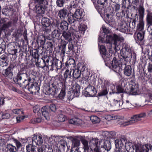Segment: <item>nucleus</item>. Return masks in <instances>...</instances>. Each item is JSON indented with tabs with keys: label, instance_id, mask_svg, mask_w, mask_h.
<instances>
[{
	"label": "nucleus",
	"instance_id": "1",
	"mask_svg": "<svg viewBox=\"0 0 152 152\" xmlns=\"http://www.w3.org/2000/svg\"><path fill=\"white\" fill-rule=\"evenodd\" d=\"M102 35H99L98 38L99 42H103L105 41L107 43H113L116 50H119L122 48L121 50L123 51L124 49L126 50L125 52H128L129 49V50L131 52L132 50L129 46L125 44L123 45L121 42L124 40L123 37L113 34L105 27H102Z\"/></svg>",
	"mask_w": 152,
	"mask_h": 152
},
{
	"label": "nucleus",
	"instance_id": "2",
	"mask_svg": "<svg viewBox=\"0 0 152 152\" xmlns=\"http://www.w3.org/2000/svg\"><path fill=\"white\" fill-rule=\"evenodd\" d=\"M13 80L14 83L19 85L20 87L24 89L26 88L31 79L26 73H18L16 77L14 78Z\"/></svg>",
	"mask_w": 152,
	"mask_h": 152
},
{
	"label": "nucleus",
	"instance_id": "3",
	"mask_svg": "<svg viewBox=\"0 0 152 152\" xmlns=\"http://www.w3.org/2000/svg\"><path fill=\"white\" fill-rule=\"evenodd\" d=\"M130 142L127 141V139L125 136H121L119 139H118L115 140V143L116 148L118 149L115 150L114 152H126L124 149L123 150L122 147H124V144L126 145L129 144ZM129 146L130 145H128Z\"/></svg>",
	"mask_w": 152,
	"mask_h": 152
},
{
	"label": "nucleus",
	"instance_id": "4",
	"mask_svg": "<svg viewBox=\"0 0 152 152\" xmlns=\"http://www.w3.org/2000/svg\"><path fill=\"white\" fill-rule=\"evenodd\" d=\"M105 22L110 26L115 28L116 26V22L114 18V15L110 7L107 8L104 13Z\"/></svg>",
	"mask_w": 152,
	"mask_h": 152
},
{
	"label": "nucleus",
	"instance_id": "5",
	"mask_svg": "<svg viewBox=\"0 0 152 152\" xmlns=\"http://www.w3.org/2000/svg\"><path fill=\"white\" fill-rule=\"evenodd\" d=\"M35 5V10L37 14L42 15L47 8L48 2L44 0H34Z\"/></svg>",
	"mask_w": 152,
	"mask_h": 152
},
{
	"label": "nucleus",
	"instance_id": "6",
	"mask_svg": "<svg viewBox=\"0 0 152 152\" xmlns=\"http://www.w3.org/2000/svg\"><path fill=\"white\" fill-rule=\"evenodd\" d=\"M111 62L110 67L115 72L118 73H120L122 71V67L124 66V62L120 61V59L118 61L115 56L113 57Z\"/></svg>",
	"mask_w": 152,
	"mask_h": 152
},
{
	"label": "nucleus",
	"instance_id": "7",
	"mask_svg": "<svg viewBox=\"0 0 152 152\" xmlns=\"http://www.w3.org/2000/svg\"><path fill=\"white\" fill-rule=\"evenodd\" d=\"M80 88L79 85L75 84L71 88L72 91L68 92V98L69 100H72L74 97H78L80 94Z\"/></svg>",
	"mask_w": 152,
	"mask_h": 152
},
{
	"label": "nucleus",
	"instance_id": "8",
	"mask_svg": "<svg viewBox=\"0 0 152 152\" xmlns=\"http://www.w3.org/2000/svg\"><path fill=\"white\" fill-rule=\"evenodd\" d=\"M60 89V86L59 84L56 82H54L49 86L45 94L46 95L54 96L59 91Z\"/></svg>",
	"mask_w": 152,
	"mask_h": 152
},
{
	"label": "nucleus",
	"instance_id": "9",
	"mask_svg": "<svg viewBox=\"0 0 152 152\" xmlns=\"http://www.w3.org/2000/svg\"><path fill=\"white\" fill-rule=\"evenodd\" d=\"M96 93V89L94 87L89 85L83 91L82 93L86 97H94Z\"/></svg>",
	"mask_w": 152,
	"mask_h": 152
},
{
	"label": "nucleus",
	"instance_id": "10",
	"mask_svg": "<svg viewBox=\"0 0 152 152\" xmlns=\"http://www.w3.org/2000/svg\"><path fill=\"white\" fill-rule=\"evenodd\" d=\"M29 84L27 86V89L30 92L29 93L35 94H38L39 92L40 87L38 83L36 82L31 83L29 82Z\"/></svg>",
	"mask_w": 152,
	"mask_h": 152
},
{
	"label": "nucleus",
	"instance_id": "11",
	"mask_svg": "<svg viewBox=\"0 0 152 152\" xmlns=\"http://www.w3.org/2000/svg\"><path fill=\"white\" fill-rule=\"evenodd\" d=\"M41 23L42 26L45 27L43 29L45 32L48 33L51 31L52 24L50 19L47 18H43L41 20Z\"/></svg>",
	"mask_w": 152,
	"mask_h": 152
},
{
	"label": "nucleus",
	"instance_id": "12",
	"mask_svg": "<svg viewBox=\"0 0 152 152\" xmlns=\"http://www.w3.org/2000/svg\"><path fill=\"white\" fill-rule=\"evenodd\" d=\"M140 3L139 6L138 11L139 14V17L141 20L144 17V9L143 7V0H140ZM140 0H132V4L137 6Z\"/></svg>",
	"mask_w": 152,
	"mask_h": 152
},
{
	"label": "nucleus",
	"instance_id": "13",
	"mask_svg": "<svg viewBox=\"0 0 152 152\" xmlns=\"http://www.w3.org/2000/svg\"><path fill=\"white\" fill-rule=\"evenodd\" d=\"M146 116L145 113H142L140 114L135 115L131 118V119L123 124L124 126H126L134 123L135 122L139 121L140 118L144 117Z\"/></svg>",
	"mask_w": 152,
	"mask_h": 152
},
{
	"label": "nucleus",
	"instance_id": "14",
	"mask_svg": "<svg viewBox=\"0 0 152 152\" xmlns=\"http://www.w3.org/2000/svg\"><path fill=\"white\" fill-rule=\"evenodd\" d=\"M10 48H11L10 51V58L11 61H14L13 63L15 62V59L16 58V53L17 51V46L14 42H10Z\"/></svg>",
	"mask_w": 152,
	"mask_h": 152
},
{
	"label": "nucleus",
	"instance_id": "15",
	"mask_svg": "<svg viewBox=\"0 0 152 152\" xmlns=\"http://www.w3.org/2000/svg\"><path fill=\"white\" fill-rule=\"evenodd\" d=\"M14 132L11 134H10V136H11L10 140L12 141L15 143L16 147L10 144V146H11V147H10V152H17V149L18 150L22 146L21 143L19 140L12 136V135L14 134Z\"/></svg>",
	"mask_w": 152,
	"mask_h": 152
},
{
	"label": "nucleus",
	"instance_id": "16",
	"mask_svg": "<svg viewBox=\"0 0 152 152\" xmlns=\"http://www.w3.org/2000/svg\"><path fill=\"white\" fill-rule=\"evenodd\" d=\"M146 21L148 24L149 25L148 28H151V31H150L151 34L149 36V40L151 43L152 44V12L148 11L147 14Z\"/></svg>",
	"mask_w": 152,
	"mask_h": 152
},
{
	"label": "nucleus",
	"instance_id": "17",
	"mask_svg": "<svg viewBox=\"0 0 152 152\" xmlns=\"http://www.w3.org/2000/svg\"><path fill=\"white\" fill-rule=\"evenodd\" d=\"M10 53H5L2 55L0 58V65L2 67L6 66L9 62V55Z\"/></svg>",
	"mask_w": 152,
	"mask_h": 152
},
{
	"label": "nucleus",
	"instance_id": "18",
	"mask_svg": "<svg viewBox=\"0 0 152 152\" xmlns=\"http://www.w3.org/2000/svg\"><path fill=\"white\" fill-rule=\"evenodd\" d=\"M126 50L124 49L123 51L121 50L120 53L122 58H120V61H122L124 62H127L128 61L129 56H130V54L131 52L128 50V52H125Z\"/></svg>",
	"mask_w": 152,
	"mask_h": 152
},
{
	"label": "nucleus",
	"instance_id": "19",
	"mask_svg": "<svg viewBox=\"0 0 152 152\" xmlns=\"http://www.w3.org/2000/svg\"><path fill=\"white\" fill-rule=\"evenodd\" d=\"M75 18L78 21H82L84 16V12L82 9H77L74 14Z\"/></svg>",
	"mask_w": 152,
	"mask_h": 152
},
{
	"label": "nucleus",
	"instance_id": "20",
	"mask_svg": "<svg viewBox=\"0 0 152 152\" xmlns=\"http://www.w3.org/2000/svg\"><path fill=\"white\" fill-rule=\"evenodd\" d=\"M56 24L58 29L60 27L63 31H66L68 29L69 24L65 20H63L60 22L59 21L57 20Z\"/></svg>",
	"mask_w": 152,
	"mask_h": 152
},
{
	"label": "nucleus",
	"instance_id": "21",
	"mask_svg": "<svg viewBox=\"0 0 152 152\" xmlns=\"http://www.w3.org/2000/svg\"><path fill=\"white\" fill-rule=\"evenodd\" d=\"M68 49L69 51H72L73 53H77L78 48L77 46V43L73 41L69 42L68 46Z\"/></svg>",
	"mask_w": 152,
	"mask_h": 152
},
{
	"label": "nucleus",
	"instance_id": "22",
	"mask_svg": "<svg viewBox=\"0 0 152 152\" xmlns=\"http://www.w3.org/2000/svg\"><path fill=\"white\" fill-rule=\"evenodd\" d=\"M124 63V66L122 67V70H124V73L125 75L127 76H129L132 74V69L130 65H127V62Z\"/></svg>",
	"mask_w": 152,
	"mask_h": 152
},
{
	"label": "nucleus",
	"instance_id": "23",
	"mask_svg": "<svg viewBox=\"0 0 152 152\" xmlns=\"http://www.w3.org/2000/svg\"><path fill=\"white\" fill-rule=\"evenodd\" d=\"M41 112L42 116L46 120H49L50 119L49 115L50 112V110H49L48 107L47 106H45L42 107Z\"/></svg>",
	"mask_w": 152,
	"mask_h": 152
},
{
	"label": "nucleus",
	"instance_id": "24",
	"mask_svg": "<svg viewBox=\"0 0 152 152\" xmlns=\"http://www.w3.org/2000/svg\"><path fill=\"white\" fill-rule=\"evenodd\" d=\"M32 143H35L36 145H41L43 142L42 137L40 136L35 135L32 137Z\"/></svg>",
	"mask_w": 152,
	"mask_h": 152
},
{
	"label": "nucleus",
	"instance_id": "25",
	"mask_svg": "<svg viewBox=\"0 0 152 152\" xmlns=\"http://www.w3.org/2000/svg\"><path fill=\"white\" fill-rule=\"evenodd\" d=\"M101 142H99L98 143V139H92L90 141V147L91 150H94V148H99L100 146V143Z\"/></svg>",
	"mask_w": 152,
	"mask_h": 152
},
{
	"label": "nucleus",
	"instance_id": "26",
	"mask_svg": "<svg viewBox=\"0 0 152 152\" xmlns=\"http://www.w3.org/2000/svg\"><path fill=\"white\" fill-rule=\"evenodd\" d=\"M127 94H129L132 95H136L138 94L139 91L138 89L135 88V87L132 85L131 86H129L127 88Z\"/></svg>",
	"mask_w": 152,
	"mask_h": 152
},
{
	"label": "nucleus",
	"instance_id": "27",
	"mask_svg": "<svg viewBox=\"0 0 152 152\" xmlns=\"http://www.w3.org/2000/svg\"><path fill=\"white\" fill-rule=\"evenodd\" d=\"M145 31H138L137 34H134V39L137 43L141 42L143 39Z\"/></svg>",
	"mask_w": 152,
	"mask_h": 152
},
{
	"label": "nucleus",
	"instance_id": "28",
	"mask_svg": "<svg viewBox=\"0 0 152 152\" xmlns=\"http://www.w3.org/2000/svg\"><path fill=\"white\" fill-rule=\"evenodd\" d=\"M63 31L62 32V36H63L65 39L68 41L69 42L72 41V34L70 31Z\"/></svg>",
	"mask_w": 152,
	"mask_h": 152
},
{
	"label": "nucleus",
	"instance_id": "29",
	"mask_svg": "<svg viewBox=\"0 0 152 152\" xmlns=\"http://www.w3.org/2000/svg\"><path fill=\"white\" fill-rule=\"evenodd\" d=\"M18 20V16L15 13H13L11 15V19H10V27L13 26V28H15Z\"/></svg>",
	"mask_w": 152,
	"mask_h": 152
},
{
	"label": "nucleus",
	"instance_id": "30",
	"mask_svg": "<svg viewBox=\"0 0 152 152\" xmlns=\"http://www.w3.org/2000/svg\"><path fill=\"white\" fill-rule=\"evenodd\" d=\"M105 65L107 66L110 67V63L111 61L110 60L112 58V57L111 55H110V54H107L102 56Z\"/></svg>",
	"mask_w": 152,
	"mask_h": 152
},
{
	"label": "nucleus",
	"instance_id": "31",
	"mask_svg": "<svg viewBox=\"0 0 152 152\" xmlns=\"http://www.w3.org/2000/svg\"><path fill=\"white\" fill-rule=\"evenodd\" d=\"M139 146V143H135L134 145H132V147L133 150L134 149V147H135V152H148V148H147L146 149L145 147H144L142 150L141 148H140Z\"/></svg>",
	"mask_w": 152,
	"mask_h": 152
},
{
	"label": "nucleus",
	"instance_id": "32",
	"mask_svg": "<svg viewBox=\"0 0 152 152\" xmlns=\"http://www.w3.org/2000/svg\"><path fill=\"white\" fill-rule=\"evenodd\" d=\"M101 91L98 94L97 96H105L108 94L109 90L107 89V88L104 85V82L103 83V85L101 86Z\"/></svg>",
	"mask_w": 152,
	"mask_h": 152
},
{
	"label": "nucleus",
	"instance_id": "33",
	"mask_svg": "<svg viewBox=\"0 0 152 152\" xmlns=\"http://www.w3.org/2000/svg\"><path fill=\"white\" fill-rule=\"evenodd\" d=\"M47 56L46 57L45 56L44 57H42V58H41V60L40 61H39V60L37 59V63L39 67H41L43 69L45 67H46L47 68H48V66L46 64L45 62V59L47 58Z\"/></svg>",
	"mask_w": 152,
	"mask_h": 152
},
{
	"label": "nucleus",
	"instance_id": "34",
	"mask_svg": "<svg viewBox=\"0 0 152 152\" xmlns=\"http://www.w3.org/2000/svg\"><path fill=\"white\" fill-rule=\"evenodd\" d=\"M128 28L129 26L126 22H122L120 25L119 31L124 33H127L130 32V30Z\"/></svg>",
	"mask_w": 152,
	"mask_h": 152
},
{
	"label": "nucleus",
	"instance_id": "35",
	"mask_svg": "<svg viewBox=\"0 0 152 152\" xmlns=\"http://www.w3.org/2000/svg\"><path fill=\"white\" fill-rule=\"evenodd\" d=\"M68 14V10L64 8L60 10L58 12V15L60 18L61 19H64L67 16Z\"/></svg>",
	"mask_w": 152,
	"mask_h": 152
},
{
	"label": "nucleus",
	"instance_id": "36",
	"mask_svg": "<svg viewBox=\"0 0 152 152\" xmlns=\"http://www.w3.org/2000/svg\"><path fill=\"white\" fill-rule=\"evenodd\" d=\"M72 70H70L67 69L66 70L64 74V78L63 81L64 83H65L67 78H70L72 77Z\"/></svg>",
	"mask_w": 152,
	"mask_h": 152
},
{
	"label": "nucleus",
	"instance_id": "37",
	"mask_svg": "<svg viewBox=\"0 0 152 152\" xmlns=\"http://www.w3.org/2000/svg\"><path fill=\"white\" fill-rule=\"evenodd\" d=\"M54 42V41L53 42H47L45 46L46 49L47 51H49L50 53H52L53 51Z\"/></svg>",
	"mask_w": 152,
	"mask_h": 152
},
{
	"label": "nucleus",
	"instance_id": "38",
	"mask_svg": "<svg viewBox=\"0 0 152 152\" xmlns=\"http://www.w3.org/2000/svg\"><path fill=\"white\" fill-rule=\"evenodd\" d=\"M65 66L67 67H74L76 66L75 60L73 59H69L65 63Z\"/></svg>",
	"mask_w": 152,
	"mask_h": 152
},
{
	"label": "nucleus",
	"instance_id": "39",
	"mask_svg": "<svg viewBox=\"0 0 152 152\" xmlns=\"http://www.w3.org/2000/svg\"><path fill=\"white\" fill-rule=\"evenodd\" d=\"M71 141L72 142V148H76V149H75V150H76L80 146V140L77 138H74Z\"/></svg>",
	"mask_w": 152,
	"mask_h": 152
},
{
	"label": "nucleus",
	"instance_id": "40",
	"mask_svg": "<svg viewBox=\"0 0 152 152\" xmlns=\"http://www.w3.org/2000/svg\"><path fill=\"white\" fill-rule=\"evenodd\" d=\"M53 35L54 39H60L62 37V33H61L60 31L58 30H54L53 32Z\"/></svg>",
	"mask_w": 152,
	"mask_h": 152
},
{
	"label": "nucleus",
	"instance_id": "41",
	"mask_svg": "<svg viewBox=\"0 0 152 152\" xmlns=\"http://www.w3.org/2000/svg\"><path fill=\"white\" fill-rule=\"evenodd\" d=\"M102 146H103L102 145L101 148H102ZM103 147L107 151H110L111 148V145L110 141L107 140L104 141Z\"/></svg>",
	"mask_w": 152,
	"mask_h": 152
},
{
	"label": "nucleus",
	"instance_id": "42",
	"mask_svg": "<svg viewBox=\"0 0 152 152\" xmlns=\"http://www.w3.org/2000/svg\"><path fill=\"white\" fill-rule=\"evenodd\" d=\"M80 36V32H75L74 34V33L72 34V41L77 43Z\"/></svg>",
	"mask_w": 152,
	"mask_h": 152
},
{
	"label": "nucleus",
	"instance_id": "43",
	"mask_svg": "<svg viewBox=\"0 0 152 152\" xmlns=\"http://www.w3.org/2000/svg\"><path fill=\"white\" fill-rule=\"evenodd\" d=\"M37 148L36 146L33 145L32 144H28L26 147L27 152H36Z\"/></svg>",
	"mask_w": 152,
	"mask_h": 152
},
{
	"label": "nucleus",
	"instance_id": "44",
	"mask_svg": "<svg viewBox=\"0 0 152 152\" xmlns=\"http://www.w3.org/2000/svg\"><path fill=\"white\" fill-rule=\"evenodd\" d=\"M127 88L126 87V88L124 89L123 88L122 86L119 85L116 86V88L117 89V91H116V94H120L126 93H127Z\"/></svg>",
	"mask_w": 152,
	"mask_h": 152
},
{
	"label": "nucleus",
	"instance_id": "45",
	"mask_svg": "<svg viewBox=\"0 0 152 152\" xmlns=\"http://www.w3.org/2000/svg\"><path fill=\"white\" fill-rule=\"evenodd\" d=\"M68 20L69 23H72L77 20L75 19L74 14L72 13H70L68 14L67 15Z\"/></svg>",
	"mask_w": 152,
	"mask_h": 152
},
{
	"label": "nucleus",
	"instance_id": "46",
	"mask_svg": "<svg viewBox=\"0 0 152 152\" xmlns=\"http://www.w3.org/2000/svg\"><path fill=\"white\" fill-rule=\"evenodd\" d=\"M2 74L6 77L5 81L8 82L9 81V75L10 74V66L7 68L3 71Z\"/></svg>",
	"mask_w": 152,
	"mask_h": 152
},
{
	"label": "nucleus",
	"instance_id": "47",
	"mask_svg": "<svg viewBox=\"0 0 152 152\" xmlns=\"http://www.w3.org/2000/svg\"><path fill=\"white\" fill-rule=\"evenodd\" d=\"M81 73L77 69L73 70L72 73V77L75 79H78L81 75Z\"/></svg>",
	"mask_w": 152,
	"mask_h": 152
},
{
	"label": "nucleus",
	"instance_id": "48",
	"mask_svg": "<svg viewBox=\"0 0 152 152\" xmlns=\"http://www.w3.org/2000/svg\"><path fill=\"white\" fill-rule=\"evenodd\" d=\"M104 83L108 90L109 89L111 90H115V86L113 84L110 83L108 81L106 80H104Z\"/></svg>",
	"mask_w": 152,
	"mask_h": 152
},
{
	"label": "nucleus",
	"instance_id": "49",
	"mask_svg": "<svg viewBox=\"0 0 152 152\" xmlns=\"http://www.w3.org/2000/svg\"><path fill=\"white\" fill-rule=\"evenodd\" d=\"M121 11L120 12H116V16L118 17L119 19H121L123 17H124L125 15V11L126 10H125L123 9H121Z\"/></svg>",
	"mask_w": 152,
	"mask_h": 152
},
{
	"label": "nucleus",
	"instance_id": "50",
	"mask_svg": "<svg viewBox=\"0 0 152 152\" xmlns=\"http://www.w3.org/2000/svg\"><path fill=\"white\" fill-rule=\"evenodd\" d=\"M54 61V63L56 64V69L57 70L61 69L62 67L63 64L61 61L56 59Z\"/></svg>",
	"mask_w": 152,
	"mask_h": 152
},
{
	"label": "nucleus",
	"instance_id": "51",
	"mask_svg": "<svg viewBox=\"0 0 152 152\" xmlns=\"http://www.w3.org/2000/svg\"><path fill=\"white\" fill-rule=\"evenodd\" d=\"M80 140L82 144L83 145V149H89V147L88 145V142L83 137L80 139Z\"/></svg>",
	"mask_w": 152,
	"mask_h": 152
},
{
	"label": "nucleus",
	"instance_id": "52",
	"mask_svg": "<svg viewBox=\"0 0 152 152\" xmlns=\"http://www.w3.org/2000/svg\"><path fill=\"white\" fill-rule=\"evenodd\" d=\"M65 86H64L62 87L60 93L59 94L58 96L59 98L61 99H64L65 97Z\"/></svg>",
	"mask_w": 152,
	"mask_h": 152
},
{
	"label": "nucleus",
	"instance_id": "53",
	"mask_svg": "<svg viewBox=\"0 0 152 152\" xmlns=\"http://www.w3.org/2000/svg\"><path fill=\"white\" fill-rule=\"evenodd\" d=\"M90 119L94 124L98 123L100 121V118L96 116H91L90 117Z\"/></svg>",
	"mask_w": 152,
	"mask_h": 152
},
{
	"label": "nucleus",
	"instance_id": "54",
	"mask_svg": "<svg viewBox=\"0 0 152 152\" xmlns=\"http://www.w3.org/2000/svg\"><path fill=\"white\" fill-rule=\"evenodd\" d=\"M99 51L102 57L103 56L107 54L106 53L107 50L105 47L104 45H102L100 46V47H99Z\"/></svg>",
	"mask_w": 152,
	"mask_h": 152
},
{
	"label": "nucleus",
	"instance_id": "55",
	"mask_svg": "<svg viewBox=\"0 0 152 152\" xmlns=\"http://www.w3.org/2000/svg\"><path fill=\"white\" fill-rule=\"evenodd\" d=\"M66 45V43L64 41L61 44V45L59 47L61 53L64 54L65 53Z\"/></svg>",
	"mask_w": 152,
	"mask_h": 152
},
{
	"label": "nucleus",
	"instance_id": "56",
	"mask_svg": "<svg viewBox=\"0 0 152 152\" xmlns=\"http://www.w3.org/2000/svg\"><path fill=\"white\" fill-rule=\"evenodd\" d=\"M144 23L143 21H140L137 26V29L139 31H143Z\"/></svg>",
	"mask_w": 152,
	"mask_h": 152
},
{
	"label": "nucleus",
	"instance_id": "57",
	"mask_svg": "<svg viewBox=\"0 0 152 152\" xmlns=\"http://www.w3.org/2000/svg\"><path fill=\"white\" fill-rule=\"evenodd\" d=\"M77 68L81 73L85 71L86 67L83 64L79 63L77 65Z\"/></svg>",
	"mask_w": 152,
	"mask_h": 152
},
{
	"label": "nucleus",
	"instance_id": "58",
	"mask_svg": "<svg viewBox=\"0 0 152 152\" xmlns=\"http://www.w3.org/2000/svg\"><path fill=\"white\" fill-rule=\"evenodd\" d=\"M79 119L76 118H72L70 119L69 121V123L71 124L79 125H80V123L78 121Z\"/></svg>",
	"mask_w": 152,
	"mask_h": 152
},
{
	"label": "nucleus",
	"instance_id": "59",
	"mask_svg": "<svg viewBox=\"0 0 152 152\" xmlns=\"http://www.w3.org/2000/svg\"><path fill=\"white\" fill-rule=\"evenodd\" d=\"M45 39L44 37H43L41 39H39L38 40L37 42V43L38 45V46L40 47L42 46V48H43V46L45 44Z\"/></svg>",
	"mask_w": 152,
	"mask_h": 152
},
{
	"label": "nucleus",
	"instance_id": "60",
	"mask_svg": "<svg viewBox=\"0 0 152 152\" xmlns=\"http://www.w3.org/2000/svg\"><path fill=\"white\" fill-rule=\"evenodd\" d=\"M87 28V26L84 24L80 25L79 28L80 32L83 34Z\"/></svg>",
	"mask_w": 152,
	"mask_h": 152
},
{
	"label": "nucleus",
	"instance_id": "61",
	"mask_svg": "<svg viewBox=\"0 0 152 152\" xmlns=\"http://www.w3.org/2000/svg\"><path fill=\"white\" fill-rule=\"evenodd\" d=\"M97 3L104 7H106L108 4L107 0H97Z\"/></svg>",
	"mask_w": 152,
	"mask_h": 152
},
{
	"label": "nucleus",
	"instance_id": "62",
	"mask_svg": "<svg viewBox=\"0 0 152 152\" xmlns=\"http://www.w3.org/2000/svg\"><path fill=\"white\" fill-rule=\"evenodd\" d=\"M119 104H120L119 100L118 101L114 99L113 100L111 105L112 106L115 107L117 108H119Z\"/></svg>",
	"mask_w": 152,
	"mask_h": 152
},
{
	"label": "nucleus",
	"instance_id": "63",
	"mask_svg": "<svg viewBox=\"0 0 152 152\" xmlns=\"http://www.w3.org/2000/svg\"><path fill=\"white\" fill-rule=\"evenodd\" d=\"M68 0H57L56 3L57 6L59 7H63L64 3Z\"/></svg>",
	"mask_w": 152,
	"mask_h": 152
},
{
	"label": "nucleus",
	"instance_id": "64",
	"mask_svg": "<svg viewBox=\"0 0 152 152\" xmlns=\"http://www.w3.org/2000/svg\"><path fill=\"white\" fill-rule=\"evenodd\" d=\"M58 121L61 122H64L65 120V115L62 114H59L57 116Z\"/></svg>",
	"mask_w": 152,
	"mask_h": 152
}]
</instances>
